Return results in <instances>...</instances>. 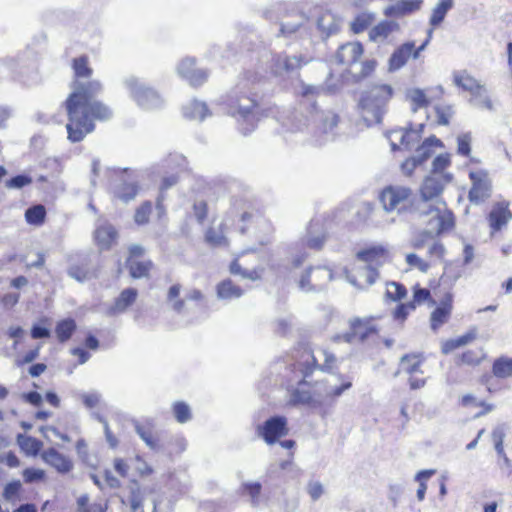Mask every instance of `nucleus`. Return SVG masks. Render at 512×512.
I'll return each instance as SVG.
<instances>
[{
  "label": "nucleus",
  "instance_id": "nucleus-13",
  "mask_svg": "<svg viewBox=\"0 0 512 512\" xmlns=\"http://www.w3.org/2000/svg\"><path fill=\"white\" fill-rule=\"evenodd\" d=\"M452 181L445 180V178L435 177V175L428 174L424 177L419 187V200L416 204H431L438 201H445L443 192L446 186Z\"/></svg>",
  "mask_w": 512,
  "mask_h": 512
},
{
  "label": "nucleus",
  "instance_id": "nucleus-26",
  "mask_svg": "<svg viewBox=\"0 0 512 512\" xmlns=\"http://www.w3.org/2000/svg\"><path fill=\"white\" fill-rule=\"evenodd\" d=\"M393 151L404 149L411 150L419 141L418 134L412 129L397 128L389 132L388 135Z\"/></svg>",
  "mask_w": 512,
  "mask_h": 512
},
{
  "label": "nucleus",
  "instance_id": "nucleus-22",
  "mask_svg": "<svg viewBox=\"0 0 512 512\" xmlns=\"http://www.w3.org/2000/svg\"><path fill=\"white\" fill-rule=\"evenodd\" d=\"M457 406L468 412L475 411V418L483 417L495 409V405L493 403H490L485 399H480L471 392L460 396L457 401Z\"/></svg>",
  "mask_w": 512,
  "mask_h": 512
},
{
  "label": "nucleus",
  "instance_id": "nucleus-7",
  "mask_svg": "<svg viewBox=\"0 0 512 512\" xmlns=\"http://www.w3.org/2000/svg\"><path fill=\"white\" fill-rule=\"evenodd\" d=\"M453 83L463 91L469 92L471 101L479 108H493L492 100L486 93V89L480 82L468 71H456L453 73Z\"/></svg>",
  "mask_w": 512,
  "mask_h": 512
},
{
  "label": "nucleus",
  "instance_id": "nucleus-21",
  "mask_svg": "<svg viewBox=\"0 0 512 512\" xmlns=\"http://www.w3.org/2000/svg\"><path fill=\"white\" fill-rule=\"evenodd\" d=\"M235 217L225 214L218 227L210 226L204 233L205 242L211 247H221L228 245L226 236L229 229L234 225Z\"/></svg>",
  "mask_w": 512,
  "mask_h": 512
},
{
  "label": "nucleus",
  "instance_id": "nucleus-49",
  "mask_svg": "<svg viewBox=\"0 0 512 512\" xmlns=\"http://www.w3.org/2000/svg\"><path fill=\"white\" fill-rule=\"evenodd\" d=\"M22 478L27 484L39 483L46 481L47 475L43 469L29 467L22 471Z\"/></svg>",
  "mask_w": 512,
  "mask_h": 512
},
{
  "label": "nucleus",
  "instance_id": "nucleus-58",
  "mask_svg": "<svg viewBox=\"0 0 512 512\" xmlns=\"http://www.w3.org/2000/svg\"><path fill=\"white\" fill-rule=\"evenodd\" d=\"M32 178L28 175H16L6 181L5 186L8 189H21L32 183Z\"/></svg>",
  "mask_w": 512,
  "mask_h": 512
},
{
  "label": "nucleus",
  "instance_id": "nucleus-16",
  "mask_svg": "<svg viewBox=\"0 0 512 512\" xmlns=\"http://www.w3.org/2000/svg\"><path fill=\"white\" fill-rule=\"evenodd\" d=\"M258 435L268 444H275L289 433L287 419L284 416H273L257 428Z\"/></svg>",
  "mask_w": 512,
  "mask_h": 512
},
{
  "label": "nucleus",
  "instance_id": "nucleus-40",
  "mask_svg": "<svg viewBox=\"0 0 512 512\" xmlns=\"http://www.w3.org/2000/svg\"><path fill=\"white\" fill-rule=\"evenodd\" d=\"M398 29V24L392 21H382L374 26L370 33L369 38L372 41H377L378 39L387 38L393 31Z\"/></svg>",
  "mask_w": 512,
  "mask_h": 512
},
{
  "label": "nucleus",
  "instance_id": "nucleus-1",
  "mask_svg": "<svg viewBox=\"0 0 512 512\" xmlns=\"http://www.w3.org/2000/svg\"><path fill=\"white\" fill-rule=\"evenodd\" d=\"M74 85L64 101L67 114V139L72 143L81 142L95 128V122H105L113 117L112 108L98 99L103 91L100 80H88L93 75L87 55H80L71 61Z\"/></svg>",
  "mask_w": 512,
  "mask_h": 512
},
{
  "label": "nucleus",
  "instance_id": "nucleus-30",
  "mask_svg": "<svg viewBox=\"0 0 512 512\" xmlns=\"http://www.w3.org/2000/svg\"><path fill=\"white\" fill-rule=\"evenodd\" d=\"M259 211L252 206H248L245 209H235L234 211L228 212L227 214L235 217V222L232 227H236L240 233H245Z\"/></svg>",
  "mask_w": 512,
  "mask_h": 512
},
{
  "label": "nucleus",
  "instance_id": "nucleus-48",
  "mask_svg": "<svg viewBox=\"0 0 512 512\" xmlns=\"http://www.w3.org/2000/svg\"><path fill=\"white\" fill-rule=\"evenodd\" d=\"M405 261L408 265V269H418L422 273H427L431 267L429 261L424 260L415 253H409L405 256Z\"/></svg>",
  "mask_w": 512,
  "mask_h": 512
},
{
  "label": "nucleus",
  "instance_id": "nucleus-10",
  "mask_svg": "<svg viewBox=\"0 0 512 512\" xmlns=\"http://www.w3.org/2000/svg\"><path fill=\"white\" fill-rule=\"evenodd\" d=\"M146 250L143 246L133 244L128 247V256L125 264L129 275L133 279L149 278L155 267L150 259H143Z\"/></svg>",
  "mask_w": 512,
  "mask_h": 512
},
{
  "label": "nucleus",
  "instance_id": "nucleus-8",
  "mask_svg": "<svg viewBox=\"0 0 512 512\" xmlns=\"http://www.w3.org/2000/svg\"><path fill=\"white\" fill-rule=\"evenodd\" d=\"M425 362V356L415 352L407 353L400 359L398 372L408 375V383L412 390L420 389L426 384Z\"/></svg>",
  "mask_w": 512,
  "mask_h": 512
},
{
  "label": "nucleus",
  "instance_id": "nucleus-38",
  "mask_svg": "<svg viewBox=\"0 0 512 512\" xmlns=\"http://www.w3.org/2000/svg\"><path fill=\"white\" fill-rule=\"evenodd\" d=\"M163 449L168 457L174 458L180 456L187 449V440L182 435H176L169 439Z\"/></svg>",
  "mask_w": 512,
  "mask_h": 512
},
{
  "label": "nucleus",
  "instance_id": "nucleus-50",
  "mask_svg": "<svg viewBox=\"0 0 512 512\" xmlns=\"http://www.w3.org/2000/svg\"><path fill=\"white\" fill-rule=\"evenodd\" d=\"M261 491L262 486L259 482L244 483L241 486L242 494L249 496L253 505L259 504Z\"/></svg>",
  "mask_w": 512,
  "mask_h": 512
},
{
  "label": "nucleus",
  "instance_id": "nucleus-62",
  "mask_svg": "<svg viewBox=\"0 0 512 512\" xmlns=\"http://www.w3.org/2000/svg\"><path fill=\"white\" fill-rule=\"evenodd\" d=\"M421 3V0H401L397 5V11L401 14L412 13L420 8Z\"/></svg>",
  "mask_w": 512,
  "mask_h": 512
},
{
  "label": "nucleus",
  "instance_id": "nucleus-59",
  "mask_svg": "<svg viewBox=\"0 0 512 512\" xmlns=\"http://www.w3.org/2000/svg\"><path fill=\"white\" fill-rule=\"evenodd\" d=\"M77 503L80 512H104L101 505L90 502L88 496L79 497Z\"/></svg>",
  "mask_w": 512,
  "mask_h": 512
},
{
  "label": "nucleus",
  "instance_id": "nucleus-41",
  "mask_svg": "<svg viewBox=\"0 0 512 512\" xmlns=\"http://www.w3.org/2000/svg\"><path fill=\"white\" fill-rule=\"evenodd\" d=\"M378 67V61L374 58L365 59L361 62L360 71L352 76L355 83H361L372 77Z\"/></svg>",
  "mask_w": 512,
  "mask_h": 512
},
{
  "label": "nucleus",
  "instance_id": "nucleus-14",
  "mask_svg": "<svg viewBox=\"0 0 512 512\" xmlns=\"http://www.w3.org/2000/svg\"><path fill=\"white\" fill-rule=\"evenodd\" d=\"M333 279L332 272L325 266L311 267L300 276L298 286L305 292L317 291Z\"/></svg>",
  "mask_w": 512,
  "mask_h": 512
},
{
  "label": "nucleus",
  "instance_id": "nucleus-12",
  "mask_svg": "<svg viewBox=\"0 0 512 512\" xmlns=\"http://www.w3.org/2000/svg\"><path fill=\"white\" fill-rule=\"evenodd\" d=\"M346 279L359 289H366L372 286L379 279L380 272L372 266L352 263L345 267Z\"/></svg>",
  "mask_w": 512,
  "mask_h": 512
},
{
  "label": "nucleus",
  "instance_id": "nucleus-55",
  "mask_svg": "<svg viewBox=\"0 0 512 512\" xmlns=\"http://www.w3.org/2000/svg\"><path fill=\"white\" fill-rule=\"evenodd\" d=\"M68 274L77 281L83 282L89 277V268L87 263L72 265Z\"/></svg>",
  "mask_w": 512,
  "mask_h": 512
},
{
  "label": "nucleus",
  "instance_id": "nucleus-18",
  "mask_svg": "<svg viewBox=\"0 0 512 512\" xmlns=\"http://www.w3.org/2000/svg\"><path fill=\"white\" fill-rule=\"evenodd\" d=\"M469 178L472 183L468 194L469 200L476 204L487 200L491 196L492 189L488 173L482 170L471 171Z\"/></svg>",
  "mask_w": 512,
  "mask_h": 512
},
{
  "label": "nucleus",
  "instance_id": "nucleus-35",
  "mask_svg": "<svg viewBox=\"0 0 512 512\" xmlns=\"http://www.w3.org/2000/svg\"><path fill=\"white\" fill-rule=\"evenodd\" d=\"M486 358L483 348L468 349L457 357L456 364L458 366L475 367L481 364Z\"/></svg>",
  "mask_w": 512,
  "mask_h": 512
},
{
  "label": "nucleus",
  "instance_id": "nucleus-25",
  "mask_svg": "<svg viewBox=\"0 0 512 512\" xmlns=\"http://www.w3.org/2000/svg\"><path fill=\"white\" fill-rule=\"evenodd\" d=\"M40 456L44 463L54 468L60 474L69 473L73 469L72 460L53 447L42 451Z\"/></svg>",
  "mask_w": 512,
  "mask_h": 512
},
{
  "label": "nucleus",
  "instance_id": "nucleus-39",
  "mask_svg": "<svg viewBox=\"0 0 512 512\" xmlns=\"http://www.w3.org/2000/svg\"><path fill=\"white\" fill-rule=\"evenodd\" d=\"M47 211L44 205L36 204L25 211V220L33 226H41L45 223Z\"/></svg>",
  "mask_w": 512,
  "mask_h": 512
},
{
  "label": "nucleus",
  "instance_id": "nucleus-24",
  "mask_svg": "<svg viewBox=\"0 0 512 512\" xmlns=\"http://www.w3.org/2000/svg\"><path fill=\"white\" fill-rule=\"evenodd\" d=\"M135 431L151 450L160 451L163 449L160 433L157 431L153 421L147 420L136 423Z\"/></svg>",
  "mask_w": 512,
  "mask_h": 512
},
{
  "label": "nucleus",
  "instance_id": "nucleus-45",
  "mask_svg": "<svg viewBox=\"0 0 512 512\" xmlns=\"http://www.w3.org/2000/svg\"><path fill=\"white\" fill-rule=\"evenodd\" d=\"M474 339H475L474 333H467V334L461 335L457 338L448 339L442 345V352L444 354H448L461 346L467 345L468 343L472 342Z\"/></svg>",
  "mask_w": 512,
  "mask_h": 512
},
{
  "label": "nucleus",
  "instance_id": "nucleus-56",
  "mask_svg": "<svg viewBox=\"0 0 512 512\" xmlns=\"http://www.w3.org/2000/svg\"><path fill=\"white\" fill-rule=\"evenodd\" d=\"M192 209L197 222L199 224H203L208 217V203L205 200L196 201L194 202Z\"/></svg>",
  "mask_w": 512,
  "mask_h": 512
},
{
  "label": "nucleus",
  "instance_id": "nucleus-60",
  "mask_svg": "<svg viewBox=\"0 0 512 512\" xmlns=\"http://www.w3.org/2000/svg\"><path fill=\"white\" fill-rule=\"evenodd\" d=\"M139 187L136 183H124L119 191V197L124 201L132 200L138 194Z\"/></svg>",
  "mask_w": 512,
  "mask_h": 512
},
{
  "label": "nucleus",
  "instance_id": "nucleus-63",
  "mask_svg": "<svg viewBox=\"0 0 512 512\" xmlns=\"http://www.w3.org/2000/svg\"><path fill=\"white\" fill-rule=\"evenodd\" d=\"M327 240V234L325 232L316 236H309L305 242V246L312 250H321Z\"/></svg>",
  "mask_w": 512,
  "mask_h": 512
},
{
  "label": "nucleus",
  "instance_id": "nucleus-37",
  "mask_svg": "<svg viewBox=\"0 0 512 512\" xmlns=\"http://www.w3.org/2000/svg\"><path fill=\"white\" fill-rule=\"evenodd\" d=\"M17 442L20 449L27 456H37L43 447V443L41 440L28 435H19Z\"/></svg>",
  "mask_w": 512,
  "mask_h": 512
},
{
  "label": "nucleus",
  "instance_id": "nucleus-20",
  "mask_svg": "<svg viewBox=\"0 0 512 512\" xmlns=\"http://www.w3.org/2000/svg\"><path fill=\"white\" fill-rule=\"evenodd\" d=\"M364 54V46L359 41H349L338 47L335 52V61L338 65L349 70Z\"/></svg>",
  "mask_w": 512,
  "mask_h": 512
},
{
  "label": "nucleus",
  "instance_id": "nucleus-53",
  "mask_svg": "<svg viewBox=\"0 0 512 512\" xmlns=\"http://www.w3.org/2000/svg\"><path fill=\"white\" fill-rule=\"evenodd\" d=\"M471 135L463 133L457 137V153L464 157H469L471 154Z\"/></svg>",
  "mask_w": 512,
  "mask_h": 512
},
{
  "label": "nucleus",
  "instance_id": "nucleus-42",
  "mask_svg": "<svg viewBox=\"0 0 512 512\" xmlns=\"http://www.w3.org/2000/svg\"><path fill=\"white\" fill-rule=\"evenodd\" d=\"M492 373L497 378H508L512 376V358L499 357L494 360L492 365Z\"/></svg>",
  "mask_w": 512,
  "mask_h": 512
},
{
  "label": "nucleus",
  "instance_id": "nucleus-5",
  "mask_svg": "<svg viewBox=\"0 0 512 512\" xmlns=\"http://www.w3.org/2000/svg\"><path fill=\"white\" fill-rule=\"evenodd\" d=\"M415 213L422 226L430 233L441 235L455 226V215L446 201L431 204H416Z\"/></svg>",
  "mask_w": 512,
  "mask_h": 512
},
{
  "label": "nucleus",
  "instance_id": "nucleus-54",
  "mask_svg": "<svg viewBox=\"0 0 512 512\" xmlns=\"http://www.w3.org/2000/svg\"><path fill=\"white\" fill-rule=\"evenodd\" d=\"M371 17L369 15L361 14L355 17L351 22L350 29L354 34H359L365 31L371 24Z\"/></svg>",
  "mask_w": 512,
  "mask_h": 512
},
{
  "label": "nucleus",
  "instance_id": "nucleus-27",
  "mask_svg": "<svg viewBox=\"0 0 512 512\" xmlns=\"http://www.w3.org/2000/svg\"><path fill=\"white\" fill-rule=\"evenodd\" d=\"M421 48L422 47L416 48L415 44L412 42H407L399 46L390 57V67L394 70L401 68L411 57L417 58Z\"/></svg>",
  "mask_w": 512,
  "mask_h": 512
},
{
  "label": "nucleus",
  "instance_id": "nucleus-43",
  "mask_svg": "<svg viewBox=\"0 0 512 512\" xmlns=\"http://www.w3.org/2000/svg\"><path fill=\"white\" fill-rule=\"evenodd\" d=\"M436 124L438 126H448L454 115V108L450 104H439L434 107Z\"/></svg>",
  "mask_w": 512,
  "mask_h": 512
},
{
  "label": "nucleus",
  "instance_id": "nucleus-17",
  "mask_svg": "<svg viewBox=\"0 0 512 512\" xmlns=\"http://www.w3.org/2000/svg\"><path fill=\"white\" fill-rule=\"evenodd\" d=\"M156 211V216L159 220H162L167 215L166 206L164 204V196L159 195L156 198L155 204L150 200H145L140 203L134 211V222L138 226H145L151 222L153 211Z\"/></svg>",
  "mask_w": 512,
  "mask_h": 512
},
{
  "label": "nucleus",
  "instance_id": "nucleus-51",
  "mask_svg": "<svg viewBox=\"0 0 512 512\" xmlns=\"http://www.w3.org/2000/svg\"><path fill=\"white\" fill-rule=\"evenodd\" d=\"M181 291V285L180 284H174L172 285L167 293V299L170 302H173L172 308L176 312H181L185 307V301L183 299H178Z\"/></svg>",
  "mask_w": 512,
  "mask_h": 512
},
{
  "label": "nucleus",
  "instance_id": "nucleus-9",
  "mask_svg": "<svg viewBox=\"0 0 512 512\" xmlns=\"http://www.w3.org/2000/svg\"><path fill=\"white\" fill-rule=\"evenodd\" d=\"M413 191L411 188L400 185H388L384 187L379 200L387 212H401L411 203Z\"/></svg>",
  "mask_w": 512,
  "mask_h": 512
},
{
  "label": "nucleus",
  "instance_id": "nucleus-19",
  "mask_svg": "<svg viewBox=\"0 0 512 512\" xmlns=\"http://www.w3.org/2000/svg\"><path fill=\"white\" fill-rule=\"evenodd\" d=\"M177 72L181 78L194 88L202 86L208 79V72L196 67L194 57L183 58L177 66Z\"/></svg>",
  "mask_w": 512,
  "mask_h": 512
},
{
  "label": "nucleus",
  "instance_id": "nucleus-6",
  "mask_svg": "<svg viewBox=\"0 0 512 512\" xmlns=\"http://www.w3.org/2000/svg\"><path fill=\"white\" fill-rule=\"evenodd\" d=\"M381 316L353 317L348 321V329L342 334L348 343H366L380 337Z\"/></svg>",
  "mask_w": 512,
  "mask_h": 512
},
{
  "label": "nucleus",
  "instance_id": "nucleus-36",
  "mask_svg": "<svg viewBox=\"0 0 512 512\" xmlns=\"http://www.w3.org/2000/svg\"><path fill=\"white\" fill-rule=\"evenodd\" d=\"M77 325L74 319L66 318L57 322L55 334L60 343L67 342L75 333Z\"/></svg>",
  "mask_w": 512,
  "mask_h": 512
},
{
  "label": "nucleus",
  "instance_id": "nucleus-32",
  "mask_svg": "<svg viewBox=\"0 0 512 512\" xmlns=\"http://www.w3.org/2000/svg\"><path fill=\"white\" fill-rule=\"evenodd\" d=\"M406 98L411 105L412 111L416 112L420 109L427 108L431 99L426 90L420 88H412L407 91Z\"/></svg>",
  "mask_w": 512,
  "mask_h": 512
},
{
  "label": "nucleus",
  "instance_id": "nucleus-28",
  "mask_svg": "<svg viewBox=\"0 0 512 512\" xmlns=\"http://www.w3.org/2000/svg\"><path fill=\"white\" fill-rule=\"evenodd\" d=\"M137 297V289L132 287L123 289L110 306V313L117 315L126 312L136 302Z\"/></svg>",
  "mask_w": 512,
  "mask_h": 512
},
{
  "label": "nucleus",
  "instance_id": "nucleus-52",
  "mask_svg": "<svg viewBox=\"0 0 512 512\" xmlns=\"http://www.w3.org/2000/svg\"><path fill=\"white\" fill-rule=\"evenodd\" d=\"M21 491H22V485H21L20 481H18V480L11 481L8 484H6L4 491H3V497L7 501L15 502L16 500H19Z\"/></svg>",
  "mask_w": 512,
  "mask_h": 512
},
{
  "label": "nucleus",
  "instance_id": "nucleus-61",
  "mask_svg": "<svg viewBox=\"0 0 512 512\" xmlns=\"http://www.w3.org/2000/svg\"><path fill=\"white\" fill-rule=\"evenodd\" d=\"M136 475L147 477L153 474V468L140 456L134 459Z\"/></svg>",
  "mask_w": 512,
  "mask_h": 512
},
{
  "label": "nucleus",
  "instance_id": "nucleus-46",
  "mask_svg": "<svg viewBox=\"0 0 512 512\" xmlns=\"http://www.w3.org/2000/svg\"><path fill=\"white\" fill-rule=\"evenodd\" d=\"M173 415L178 423H186L192 418V412L189 405L184 401H176L172 405Z\"/></svg>",
  "mask_w": 512,
  "mask_h": 512
},
{
  "label": "nucleus",
  "instance_id": "nucleus-34",
  "mask_svg": "<svg viewBox=\"0 0 512 512\" xmlns=\"http://www.w3.org/2000/svg\"><path fill=\"white\" fill-rule=\"evenodd\" d=\"M217 296L221 299L230 300L243 295V289L236 285L231 279H224L217 284Z\"/></svg>",
  "mask_w": 512,
  "mask_h": 512
},
{
  "label": "nucleus",
  "instance_id": "nucleus-64",
  "mask_svg": "<svg viewBox=\"0 0 512 512\" xmlns=\"http://www.w3.org/2000/svg\"><path fill=\"white\" fill-rule=\"evenodd\" d=\"M339 122H340V117L338 114H336L334 112H328L327 114H325V116L322 119V128L324 131H331L335 127H337Z\"/></svg>",
  "mask_w": 512,
  "mask_h": 512
},
{
  "label": "nucleus",
  "instance_id": "nucleus-2",
  "mask_svg": "<svg viewBox=\"0 0 512 512\" xmlns=\"http://www.w3.org/2000/svg\"><path fill=\"white\" fill-rule=\"evenodd\" d=\"M318 367V360L312 349L306 345L297 347L293 352V362L287 366V390L289 403L293 406L303 405L313 408L324 403L332 404L342 393L352 386L347 377H341L338 386H327L322 381H308Z\"/></svg>",
  "mask_w": 512,
  "mask_h": 512
},
{
  "label": "nucleus",
  "instance_id": "nucleus-44",
  "mask_svg": "<svg viewBox=\"0 0 512 512\" xmlns=\"http://www.w3.org/2000/svg\"><path fill=\"white\" fill-rule=\"evenodd\" d=\"M386 297L394 302H400L407 295V288L400 282L389 281L386 283Z\"/></svg>",
  "mask_w": 512,
  "mask_h": 512
},
{
  "label": "nucleus",
  "instance_id": "nucleus-29",
  "mask_svg": "<svg viewBox=\"0 0 512 512\" xmlns=\"http://www.w3.org/2000/svg\"><path fill=\"white\" fill-rule=\"evenodd\" d=\"M117 237V230L110 224L100 225L94 231V240L102 250L110 249L116 243Z\"/></svg>",
  "mask_w": 512,
  "mask_h": 512
},
{
  "label": "nucleus",
  "instance_id": "nucleus-15",
  "mask_svg": "<svg viewBox=\"0 0 512 512\" xmlns=\"http://www.w3.org/2000/svg\"><path fill=\"white\" fill-rule=\"evenodd\" d=\"M355 257L366 266L375 267L378 271L380 267L390 263L392 260L389 248L382 244L367 245L359 249Z\"/></svg>",
  "mask_w": 512,
  "mask_h": 512
},
{
  "label": "nucleus",
  "instance_id": "nucleus-4",
  "mask_svg": "<svg viewBox=\"0 0 512 512\" xmlns=\"http://www.w3.org/2000/svg\"><path fill=\"white\" fill-rule=\"evenodd\" d=\"M394 96L395 89L391 84L373 83L362 92L358 100L359 112L366 121L380 123Z\"/></svg>",
  "mask_w": 512,
  "mask_h": 512
},
{
  "label": "nucleus",
  "instance_id": "nucleus-23",
  "mask_svg": "<svg viewBox=\"0 0 512 512\" xmlns=\"http://www.w3.org/2000/svg\"><path fill=\"white\" fill-rule=\"evenodd\" d=\"M511 219L512 212L509 209V202L501 201L495 203L487 215L491 235L502 230Z\"/></svg>",
  "mask_w": 512,
  "mask_h": 512
},
{
  "label": "nucleus",
  "instance_id": "nucleus-31",
  "mask_svg": "<svg viewBox=\"0 0 512 512\" xmlns=\"http://www.w3.org/2000/svg\"><path fill=\"white\" fill-rule=\"evenodd\" d=\"M246 256V254H242L241 257L235 258L230 264V272L234 275H240L243 278L249 279L251 281H257L262 278L264 269L263 268H253L248 269L245 267V263L242 262V259Z\"/></svg>",
  "mask_w": 512,
  "mask_h": 512
},
{
  "label": "nucleus",
  "instance_id": "nucleus-57",
  "mask_svg": "<svg viewBox=\"0 0 512 512\" xmlns=\"http://www.w3.org/2000/svg\"><path fill=\"white\" fill-rule=\"evenodd\" d=\"M321 354L324 357V362L322 364L318 363V370L331 372L337 363V359L333 353H331L328 349H320Z\"/></svg>",
  "mask_w": 512,
  "mask_h": 512
},
{
  "label": "nucleus",
  "instance_id": "nucleus-33",
  "mask_svg": "<svg viewBox=\"0 0 512 512\" xmlns=\"http://www.w3.org/2000/svg\"><path fill=\"white\" fill-rule=\"evenodd\" d=\"M451 165L450 154L443 153L436 156L432 162V168L429 172L430 175L435 177L445 178V180L452 181L453 175L445 170Z\"/></svg>",
  "mask_w": 512,
  "mask_h": 512
},
{
  "label": "nucleus",
  "instance_id": "nucleus-3",
  "mask_svg": "<svg viewBox=\"0 0 512 512\" xmlns=\"http://www.w3.org/2000/svg\"><path fill=\"white\" fill-rule=\"evenodd\" d=\"M434 284L435 281H431L430 287L426 288L421 286L420 283H415L411 287L412 299L405 303H399L393 310V318L397 321L404 322L417 307L427 304L428 306H435L429 317L430 328L433 331H438L442 326L448 323L453 312L454 294L451 290L445 291L437 303L432 293Z\"/></svg>",
  "mask_w": 512,
  "mask_h": 512
},
{
  "label": "nucleus",
  "instance_id": "nucleus-47",
  "mask_svg": "<svg viewBox=\"0 0 512 512\" xmlns=\"http://www.w3.org/2000/svg\"><path fill=\"white\" fill-rule=\"evenodd\" d=\"M452 7V0H441L437 6L433 9V12H432V15H431V18H430V23L432 26H437L439 25L446 13L448 12V10Z\"/></svg>",
  "mask_w": 512,
  "mask_h": 512
},
{
  "label": "nucleus",
  "instance_id": "nucleus-11",
  "mask_svg": "<svg viewBox=\"0 0 512 512\" xmlns=\"http://www.w3.org/2000/svg\"><path fill=\"white\" fill-rule=\"evenodd\" d=\"M228 106L233 116L247 119L254 116L259 109V95L253 91L235 92L228 98Z\"/></svg>",
  "mask_w": 512,
  "mask_h": 512
}]
</instances>
